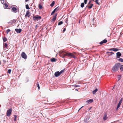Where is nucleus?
<instances>
[{
	"label": "nucleus",
	"instance_id": "nucleus-1",
	"mask_svg": "<svg viewBox=\"0 0 123 123\" xmlns=\"http://www.w3.org/2000/svg\"><path fill=\"white\" fill-rule=\"evenodd\" d=\"M120 66V64L119 63H116L112 67V71L113 73H115L118 70Z\"/></svg>",
	"mask_w": 123,
	"mask_h": 123
},
{
	"label": "nucleus",
	"instance_id": "nucleus-2",
	"mask_svg": "<svg viewBox=\"0 0 123 123\" xmlns=\"http://www.w3.org/2000/svg\"><path fill=\"white\" fill-rule=\"evenodd\" d=\"M67 52L64 51H62L60 52V55L61 57L64 58L65 56H67Z\"/></svg>",
	"mask_w": 123,
	"mask_h": 123
},
{
	"label": "nucleus",
	"instance_id": "nucleus-3",
	"mask_svg": "<svg viewBox=\"0 0 123 123\" xmlns=\"http://www.w3.org/2000/svg\"><path fill=\"white\" fill-rule=\"evenodd\" d=\"M41 17L40 16H39L38 15L34 16L32 18L35 21H38L40 20Z\"/></svg>",
	"mask_w": 123,
	"mask_h": 123
},
{
	"label": "nucleus",
	"instance_id": "nucleus-4",
	"mask_svg": "<svg viewBox=\"0 0 123 123\" xmlns=\"http://www.w3.org/2000/svg\"><path fill=\"white\" fill-rule=\"evenodd\" d=\"M66 55L70 58H73L74 59L76 58L75 56L72 53L67 52L66 53Z\"/></svg>",
	"mask_w": 123,
	"mask_h": 123
},
{
	"label": "nucleus",
	"instance_id": "nucleus-5",
	"mask_svg": "<svg viewBox=\"0 0 123 123\" xmlns=\"http://www.w3.org/2000/svg\"><path fill=\"white\" fill-rule=\"evenodd\" d=\"M21 56L23 58L25 59H26L27 58L26 55L24 52H23L22 53Z\"/></svg>",
	"mask_w": 123,
	"mask_h": 123
},
{
	"label": "nucleus",
	"instance_id": "nucleus-6",
	"mask_svg": "<svg viewBox=\"0 0 123 123\" xmlns=\"http://www.w3.org/2000/svg\"><path fill=\"white\" fill-rule=\"evenodd\" d=\"M12 110L11 109H10L8 110L7 111L6 115L8 117L11 114Z\"/></svg>",
	"mask_w": 123,
	"mask_h": 123
},
{
	"label": "nucleus",
	"instance_id": "nucleus-7",
	"mask_svg": "<svg viewBox=\"0 0 123 123\" xmlns=\"http://www.w3.org/2000/svg\"><path fill=\"white\" fill-rule=\"evenodd\" d=\"M57 15V14L56 13L54 15H53V18L51 21V22H54L55 21Z\"/></svg>",
	"mask_w": 123,
	"mask_h": 123
},
{
	"label": "nucleus",
	"instance_id": "nucleus-8",
	"mask_svg": "<svg viewBox=\"0 0 123 123\" xmlns=\"http://www.w3.org/2000/svg\"><path fill=\"white\" fill-rule=\"evenodd\" d=\"M12 11L14 13H16L17 12V9L16 7H13L11 9Z\"/></svg>",
	"mask_w": 123,
	"mask_h": 123
},
{
	"label": "nucleus",
	"instance_id": "nucleus-9",
	"mask_svg": "<svg viewBox=\"0 0 123 123\" xmlns=\"http://www.w3.org/2000/svg\"><path fill=\"white\" fill-rule=\"evenodd\" d=\"M61 74H60L59 72L58 71L55 72L54 74L55 75L56 77L59 76Z\"/></svg>",
	"mask_w": 123,
	"mask_h": 123
},
{
	"label": "nucleus",
	"instance_id": "nucleus-10",
	"mask_svg": "<svg viewBox=\"0 0 123 123\" xmlns=\"http://www.w3.org/2000/svg\"><path fill=\"white\" fill-rule=\"evenodd\" d=\"M16 19H13L10 21L9 22H8V24H12L16 23Z\"/></svg>",
	"mask_w": 123,
	"mask_h": 123
},
{
	"label": "nucleus",
	"instance_id": "nucleus-11",
	"mask_svg": "<svg viewBox=\"0 0 123 123\" xmlns=\"http://www.w3.org/2000/svg\"><path fill=\"white\" fill-rule=\"evenodd\" d=\"M93 101V99H90L86 101V103L88 104H89L92 103Z\"/></svg>",
	"mask_w": 123,
	"mask_h": 123
},
{
	"label": "nucleus",
	"instance_id": "nucleus-12",
	"mask_svg": "<svg viewBox=\"0 0 123 123\" xmlns=\"http://www.w3.org/2000/svg\"><path fill=\"white\" fill-rule=\"evenodd\" d=\"M117 57L118 58H119L121 56V54L120 52H118L116 53Z\"/></svg>",
	"mask_w": 123,
	"mask_h": 123
},
{
	"label": "nucleus",
	"instance_id": "nucleus-13",
	"mask_svg": "<svg viewBox=\"0 0 123 123\" xmlns=\"http://www.w3.org/2000/svg\"><path fill=\"white\" fill-rule=\"evenodd\" d=\"M15 31L17 33H20L22 31V29H16Z\"/></svg>",
	"mask_w": 123,
	"mask_h": 123
},
{
	"label": "nucleus",
	"instance_id": "nucleus-14",
	"mask_svg": "<svg viewBox=\"0 0 123 123\" xmlns=\"http://www.w3.org/2000/svg\"><path fill=\"white\" fill-rule=\"evenodd\" d=\"M107 42V40L106 39H105L104 40L102 41L101 42H100V44H102L103 43H106Z\"/></svg>",
	"mask_w": 123,
	"mask_h": 123
},
{
	"label": "nucleus",
	"instance_id": "nucleus-15",
	"mask_svg": "<svg viewBox=\"0 0 123 123\" xmlns=\"http://www.w3.org/2000/svg\"><path fill=\"white\" fill-rule=\"evenodd\" d=\"M30 16V15L29 14V12L28 11H27L25 15V17H26L27 16L28 17H29Z\"/></svg>",
	"mask_w": 123,
	"mask_h": 123
},
{
	"label": "nucleus",
	"instance_id": "nucleus-16",
	"mask_svg": "<svg viewBox=\"0 0 123 123\" xmlns=\"http://www.w3.org/2000/svg\"><path fill=\"white\" fill-rule=\"evenodd\" d=\"M58 8V7H57V8H55L54 10L52 12L51 14V15H52L56 11L57 8Z\"/></svg>",
	"mask_w": 123,
	"mask_h": 123
},
{
	"label": "nucleus",
	"instance_id": "nucleus-17",
	"mask_svg": "<svg viewBox=\"0 0 123 123\" xmlns=\"http://www.w3.org/2000/svg\"><path fill=\"white\" fill-rule=\"evenodd\" d=\"M8 7V5L6 4H4V7L5 9H7Z\"/></svg>",
	"mask_w": 123,
	"mask_h": 123
},
{
	"label": "nucleus",
	"instance_id": "nucleus-18",
	"mask_svg": "<svg viewBox=\"0 0 123 123\" xmlns=\"http://www.w3.org/2000/svg\"><path fill=\"white\" fill-rule=\"evenodd\" d=\"M120 69L121 71H123V65H121L120 64Z\"/></svg>",
	"mask_w": 123,
	"mask_h": 123
},
{
	"label": "nucleus",
	"instance_id": "nucleus-19",
	"mask_svg": "<svg viewBox=\"0 0 123 123\" xmlns=\"http://www.w3.org/2000/svg\"><path fill=\"white\" fill-rule=\"evenodd\" d=\"M55 2L54 1H53L51 3L50 5V6L52 7H53L55 4Z\"/></svg>",
	"mask_w": 123,
	"mask_h": 123
},
{
	"label": "nucleus",
	"instance_id": "nucleus-20",
	"mask_svg": "<svg viewBox=\"0 0 123 123\" xmlns=\"http://www.w3.org/2000/svg\"><path fill=\"white\" fill-rule=\"evenodd\" d=\"M98 89L96 88L95 90H94L92 91V93L93 94H94L96 92L98 91Z\"/></svg>",
	"mask_w": 123,
	"mask_h": 123
},
{
	"label": "nucleus",
	"instance_id": "nucleus-21",
	"mask_svg": "<svg viewBox=\"0 0 123 123\" xmlns=\"http://www.w3.org/2000/svg\"><path fill=\"white\" fill-rule=\"evenodd\" d=\"M107 118V115L106 114L103 117L104 120H106V119Z\"/></svg>",
	"mask_w": 123,
	"mask_h": 123
},
{
	"label": "nucleus",
	"instance_id": "nucleus-22",
	"mask_svg": "<svg viewBox=\"0 0 123 123\" xmlns=\"http://www.w3.org/2000/svg\"><path fill=\"white\" fill-rule=\"evenodd\" d=\"M50 61L52 62H55V59L54 58H53L50 59Z\"/></svg>",
	"mask_w": 123,
	"mask_h": 123
},
{
	"label": "nucleus",
	"instance_id": "nucleus-23",
	"mask_svg": "<svg viewBox=\"0 0 123 123\" xmlns=\"http://www.w3.org/2000/svg\"><path fill=\"white\" fill-rule=\"evenodd\" d=\"M120 105H120L119 104H117V108H116V110H117L118 109V108L120 107Z\"/></svg>",
	"mask_w": 123,
	"mask_h": 123
},
{
	"label": "nucleus",
	"instance_id": "nucleus-24",
	"mask_svg": "<svg viewBox=\"0 0 123 123\" xmlns=\"http://www.w3.org/2000/svg\"><path fill=\"white\" fill-rule=\"evenodd\" d=\"M93 5V4H91L90 6H88V8L89 9L91 8H92Z\"/></svg>",
	"mask_w": 123,
	"mask_h": 123
},
{
	"label": "nucleus",
	"instance_id": "nucleus-25",
	"mask_svg": "<svg viewBox=\"0 0 123 123\" xmlns=\"http://www.w3.org/2000/svg\"><path fill=\"white\" fill-rule=\"evenodd\" d=\"M119 49L117 48H113V51H117L119 50Z\"/></svg>",
	"mask_w": 123,
	"mask_h": 123
},
{
	"label": "nucleus",
	"instance_id": "nucleus-26",
	"mask_svg": "<svg viewBox=\"0 0 123 123\" xmlns=\"http://www.w3.org/2000/svg\"><path fill=\"white\" fill-rule=\"evenodd\" d=\"M38 7L39 8L41 9H42L43 8L41 4H39L38 5Z\"/></svg>",
	"mask_w": 123,
	"mask_h": 123
},
{
	"label": "nucleus",
	"instance_id": "nucleus-27",
	"mask_svg": "<svg viewBox=\"0 0 123 123\" xmlns=\"http://www.w3.org/2000/svg\"><path fill=\"white\" fill-rule=\"evenodd\" d=\"M118 60L120 62H123V59L120 58H119L118 59Z\"/></svg>",
	"mask_w": 123,
	"mask_h": 123
},
{
	"label": "nucleus",
	"instance_id": "nucleus-28",
	"mask_svg": "<svg viewBox=\"0 0 123 123\" xmlns=\"http://www.w3.org/2000/svg\"><path fill=\"white\" fill-rule=\"evenodd\" d=\"M25 7L27 9H30V8L29 6V5L28 4H27L25 5Z\"/></svg>",
	"mask_w": 123,
	"mask_h": 123
},
{
	"label": "nucleus",
	"instance_id": "nucleus-29",
	"mask_svg": "<svg viewBox=\"0 0 123 123\" xmlns=\"http://www.w3.org/2000/svg\"><path fill=\"white\" fill-rule=\"evenodd\" d=\"M84 3H81L80 5V6L81 7L83 8L84 7Z\"/></svg>",
	"mask_w": 123,
	"mask_h": 123
},
{
	"label": "nucleus",
	"instance_id": "nucleus-30",
	"mask_svg": "<svg viewBox=\"0 0 123 123\" xmlns=\"http://www.w3.org/2000/svg\"><path fill=\"white\" fill-rule=\"evenodd\" d=\"M63 23V22L62 21H61L60 22H59L58 23V25H60L62 24Z\"/></svg>",
	"mask_w": 123,
	"mask_h": 123
},
{
	"label": "nucleus",
	"instance_id": "nucleus-31",
	"mask_svg": "<svg viewBox=\"0 0 123 123\" xmlns=\"http://www.w3.org/2000/svg\"><path fill=\"white\" fill-rule=\"evenodd\" d=\"M37 87L38 88L39 90V89H40V86H39V83L38 82H37Z\"/></svg>",
	"mask_w": 123,
	"mask_h": 123
},
{
	"label": "nucleus",
	"instance_id": "nucleus-32",
	"mask_svg": "<svg viewBox=\"0 0 123 123\" xmlns=\"http://www.w3.org/2000/svg\"><path fill=\"white\" fill-rule=\"evenodd\" d=\"M98 0H96L95 1L97 4H98L99 5V3H98Z\"/></svg>",
	"mask_w": 123,
	"mask_h": 123
},
{
	"label": "nucleus",
	"instance_id": "nucleus-33",
	"mask_svg": "<svg viewBox=\"0 0 123 123\" xmlns=\"http://www.w3.org/2000/svg\"><path fill=\"white\" fill-rule=\"evenodd\" d=\"M7 39L5 37H4L3 39V40L4 42H5L6 41H7Z\"/></svg>",
	"mask_w": 123,
	"mask_h": 123
},
{
	"label": "nucleus",
	"instance_id": "nucleus-34",
	"mask_svg": "<svg viewBox=\"0 0 123 123\" xmlns=\"http://www.w3.org/2000/svg\"><path fill=\"white\" fill-rule=\"evenodd\" d=\"M122 98L120 100V101H119V102L118 104H119L120 105H121V103H122Z\"/></svg>",
	"mask_w": 123,
	"mask_h": 123
},
{
	"label": "nucleus",
	"instance_id": "nucleus-35",
	"mask_svg": "<svg viewBox=\"0 0 123 123\" xmlns=\"http://www.w3.org/2000/svg\"><path fill=\"white\" fill-rule=\"evenodd\" d=\"M118 80L119 81L120 80L121 78V76L120 75H119L118 76Z\"/></svg>",
	"mask_w": 123,
	"mask_h": 123
},
{
	"label": "nucleus",
	"instance_id": "nucleus-36",
	"mask_svg": "<svg viewBox=\"0 0 123 123\" xmlns=\"http://www.w3.org/2000/svg\"><path fill=\"white\" fill-rule=\"evenodd\" d=\"M7 44L6 43H5V44H4V46L6 48H7Z\"/></svg>",
	"mask_w": 123,
	"mask_h": 123
},
{
	"label": "nucleus",
	"instance_id": "nucleus-37",
	"mask_svg": "<svg viewBox=\"0 0 123 123\" xmlns=\"http://www.w3.org/2000/svg\"><path fill=\"white\" fill-rule=\"evenodd\" d=\"M10 31V30L9 29H8L6 31V33L8 34Z\"/></svg>",
	"mask_w": 123,
	"mask_h": 123
},
{
	"label": "nucleus",
	"instance_id": "nucleus-38",
	"mask_svg": "<svg viewBox=\"0 0 123 123\" xmlns=\"http://www.w3.org/2000/svg\"><path fill=\"white\" fill-rule=\"evenodd\" d=\"M11 71V69H9L8 70L7 72L9 74H10Z\"/></svg>",
	"mask_w": 123,
	"mask_h": 123
},
{
	"label": "nucleus",
	"instance_id": "nucleus-39",
	"mask_svg": "<svg viewBox=\"0 0 123 123\" xmlns=\"http://www.w3.org/2000/svg\"><path fill=\"white\" fill-rule=\"evenodd\" d=\"M14 121H16V118L17 117V116L16 115H14Z\"/></svg>",
	"mask_w": 123,
	"mask_h": 123
},
{
	"label": "nucleus",
	"instance_id": "nucleus-40",
	"mask_svg": "<svg viewBox=\"0 0 123 123\" xmlns=\"http://www.w3.org/2000/svg\"><path fill=\"white\" fill-rule=\"evenodd\" d=\"M64 69H63L61 70L60 72H59L61 74H62V73L64 71Z\"/></svg>",
	"mask_w": 123,
	"mask_h": 123
},
{
	"label": "nucleus",
	"instance_id": "nucleus-41",
	"mask_svg": "<svg viewBox=\"0 0 123 123\" xmlns=\"http://www.w3.org/2000/svg\"><path fill=\"white\" fill-rule=\"evenodd\" d=\"M87 0H84V2L85 4H87Z\"/></svg>",
	"mask_w": 123,
	"mask_h": 123
},
{
	"label": "nucleus",
	"instance_id": "nucleus-42",
	"mask_svg": "<svg viewBox=\"0 0 123 123\" xmlns=\"http://www.w3.org/2000/svg\"><path fill=\"white\" fill-rule=\"evenodd\" d=\"M74 86H75V87H80V86L79 85H74Z\"/></svg>",
	"mask_w": 123,
	"mask_h": 123
},
{
	"label": "nucleus",
	"instance_id": "nucleus-43",
	"mask_svg": "<svg viewBox=\"0 0 123 123\" xmlns=\"http://www.w3.org/2000/svg\"><path fill=\"white\" fill-rule=\"evenodd\" d=\"M1 2L2 4H4V0H1Z\"/></svg>",
	"mask_w": 123,
	"mask_h": 123
},
{
	"label": "nucleus",
	"instance_id": "nucleus-44",
	"mask_svg": "<svg viewBox=\"0 0 123 123\" xmlns=\"http://www.w3.org/2000/svg\"><path fill=\"white\" fill-rule=\"evenodd\" d=\"M113 48H111V49H109V50H112L113 51Z\"/></svg>",
	"mask_w": 123,
	"mask_h": 123
},
{
	"label": "nucleus",
	"instance_id": "nucleus-45",
	"mask_svg": "<svg viewBox=\"0 0 123 123\" xmlns=\"http://www.w3.org/2000/svg\"><path fill=\"white\" fill-rule=\"evenodd\" d=\"M91 0H90L89 1L88 3V5L89 4L91 3Z\"/></svg>",
	"mask_w": 123,
	"mask_h": 123
},
{
	"label": "nucleus",
	"instance_id": "nucleus-46",
	"mask_svg": "<svg viewBox=\"0 0 123 123\" xmlns=\"http://www.w3.org/2000/svg\"><path fill=\"white\" fill-rule=\"evenodd\" d=\"M65 30H66V29L65 28H64V29L63 30V32H64L65 31Z\"/></svg>",
	"mask_w": 123,
	"mask_h": 123
},
{
	"label": "nucleus",
	"instance_id": "nucleus-47",
	"mask_svg": "<svg viewBox=\"0 0 123 123\" xmlns=\"http://www.w3.org/2000/svg\"><path fill=\"white\" fill-rule=\"evenodd\" d=\"M67 21H68V20L67 19H66L65 20V22L66 23H67Z\"/></svg>",
	"mask_w": 123,
	"mask_h": 123
},
{
	"label": "nucleus",
	"instance_id": "nucleus-48",
	"mask_svg": "<svg viewBox=\"0 0 123 123\" xmlns=\"http://www.w3.org/2000/svg\"><path fill=\"white\" fill-rule=\"evenodd\" d=\"M92 108V107H90L89 108V110H90Z\"/></svg>",
	"mask_w": 123,
	"mask_h": 123
},
{
	"label": "nucleus",
	"instance_id": "nucleus-49",
	"mask_svg": "<svg viewBox=\"0 0 123 123\" xmlns=\"http://www.w3.org/2000/svg\"><path fill=\"white\" fill-rule=\"evenodd\" d=\"M84 106H82L81 107V108H80V109H79V110H80L82 108V107H83Z\"/></svg>",
	"mask_w": 123,
	"mask_h": 123
},
{
	"label": "nucleus",
	"instance_id": "nucleus-50",
	"mask_svg": "<svg viewBox=\"0 0 123 123\" xmlns=\"http://www.w3.org/2000/svg\"><path fill=\"white\" fill-rule=\"evenodd\" d=\"M25 0L26 2H27L29 0Z\"/></svg>",
	"mask_w": 123,
	"mask_h": 123
},
{
	"label": "nucleus",
	"instance_id": "nucleus-51",
	"mask_svg": "<svg viewBox=\"0 0 123 123\" xmlns=\"http://www.w3.org/2000/svg\"><path fill=\"white\" fill-rule=\"evenodd\" d=\"M16 6V7H17V6H16L15 5H14L13 6Z\"/></svg>",
	"mask_w": 123,
	"mask_h": 123
},
{
	"label": "nucleus",
	"instance_id": "nucleus-52",
	"mask_svg": "<svg viewBox=\"0 0 123 123\" xmlns=\"http://www.w3.org/2000/svg\"><path fill=\"white\" fill-rule=\"evenodd\" d=\"M88 7V6H86V7L85 8V10L86 8V7Z\"/></svg>",
	"mask_w": 123,
	"mask_h": 123
},
{
	"label": "nucleus",
	"instance_id": "nucleus-53",
	"mask_svg": "<svg viewBox=\"0 0 123 123\" xmlns=\"http://www.w3.org/2000/svg\"><path fill=\"white\" fill-rule=\"evenodd\" d=\"M75 90L77 91H78V89H75Z\"/></svg>",
	"mask_w": 123,
	"mask_h": 123
},
{
	"label": "nucleus",
	"instance_id": "nucleus-54",
	"mask_svg": "<svg viewBox=\"0 0 123 123\" xmlns=\"http://www.w3.org/2000/svg\"><path fill=\"white\" fill-rule=\"evenodd\" d=\"M115 86V85H114V87H113L112 89H113V88H114V87Z\"/></svg>",
	"mask_w": 123,
	"mask_h": 123
},
{
	"label": "nucleus",
	"instance_id": "nucleus-55",
	"mask_svg": "<svg viewBox=\"0 0 123 123\" xmlns=\"http://www.w3.org/2000/svg\"><path fill=\"white\" fill-rule=\"evenodd\" d=\"M37 25H36V27H37Z\"/></svg>",
	"mask_w": 123,
	"mask_h": 123
},
{
	"label": "nucleus",
	"instance_id": "nucleus-56",
	"mask_svg": "<svg viewBox=\"0 0 123 123\" xmlns=\"http://www.w3.org/2000/svg\"><path fill=\"white\" fill-rule=\"evenodd\" d=\"M80 21H79V23H80Z\"/></svg>",
	"mask_w": 123,
	"mask_h": 123
},
{
	"label": "nucleus",
	"instance_id": "nucleus-57",
	"mask_svg": "<svg viewBox=\"0 0 123 123\" xmlns=\"http://www.w3.org/2000/svg\"><path fill=\"white\" fill-rule=\"evenodd\" d=\"M80 110H79L78 111H79Z\"/></svg>",
	"mask_w": 123,
	"mask_h": 123
}]
</instances>
